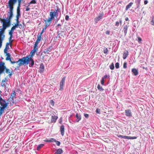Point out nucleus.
<instances>
[{
    "instance_id": "nucleus-62",
    "label": "nucleus",
    "mask_w": 154,
    "mask_h": 154,
    "mask_svg": "<svg viewBox=\"0 0 154 154\" xmlns=\"http://www.w3.org/2000/svg\"><path fill=\"white\" fill-rule=\"evenodd\" d=\"M4 100H3L2 97H1V96H0V102H1L2 101H4Z\"/></svg>"
},
{
    "instance_id": "nucleus-50",
    "label": "nucleus",
    "mask_w": 154,
    "mask_h": 154,
    "mask_svg": "<svg viewBox=\"0 0 154 154\" xmlns=\"http://www.w3.org/2000/svg\"><path fill=\"white\" fill-rule=\"evenodd\" d=\"M96 112L97 113L100 114V110L99 109H96Z\"/></svg>"
},
{
    "instance_id": "nucleus-5",
    "label": "nucleus",
    "mask_w": 154,
    "mask_h": 154,
    "mask_svg": "<svg viewBox=\"0 0 154 154\" xmlns=\"http://www.w3.org/2000/svg\"><path fill=\"white\" fill-rule=\"evenodd\" d=\"M6 56H7L6 57V60H9V61L11 62V64H14L15 63H19L20 62V59H19V60L17 61H12L11 60V55L10 53H7L6 54Z\"/></svg>"
},
{
    "instance_id": "nucleus-16",
    "label": "nucleus",
    "mask_w": 154,
    "mask_h": 154,
    "mask_svg": "<svg viewBox=\"0 0 154 154\" xmlns=\"http://www.w3.org/2000/svg\"><path fill=\"white\" fill-rule=\"evenodd\" d=\"M0 104L2 106V107H4L6 108L8 105L7 103H6V102L4 100L2 101L1 102H0Z\"/></svg>"
},
{
    "instance_id": "nucleus-36",
    "label": "nucleus",
    "mask_w": 154,
    "mask_h": 154,
    "mask_svg": "<svg viewBox=\"0 0 154 154\" xmlns=\"http://www.w3.org/2000/svg\"><path fill=\"white\" fill-rule=\"evenodd\" d=\"M123 67L125 69H126L127 68V63L126 62H125L124 63Z\"/></svg>"
},
{
    "instance_id": "nucleus-17",
    "label": "nucleus",
    "mask_w": 154,
    "mask_h": 154,
    "mask_svg": "<svg viewBox=\"0 0 154 154\" xmlns=\"http://www.w3.org/2000/svg\"><path fill=\"white\" fill-rule=\"evenodd\" d=\"M44 66L42 63H41L40 64L39 68V72L40 73H42L43 72L44 70Z\"/></svg>"
},
{
    "instance_id": "nucleus-12",
    "label": "nucleus",
    "mask_w": 154,
    "mask_h": 154,
    "mask_svg": "<svg viewBox=\"0 0 154 154\" xmlns=\"http://www.w3.org/2000/svg\"><path fill=\"white\" fill-rule=\"evenodd\" d=\"M20 16V13H17V15L16 16V24H19V23H20V22L19 21V19Z\"/></svg>"
},
{
    "instance_id": "nucleus-34",
    "label": "nucleus",
    "mask_w": 154,
    "mask_h": 154,
    "mask_svg": "<svg viewBox=\"0 0 154 154\" xmlns=\"http://www.w3.org/2000/svg\"><path fill=\"white\" fill-rule=\"evenodd\" d=\"M38 48V46L37 45H34V49H33L35 50L36 51H37Z\"/></svg>"
},
{
    "instance_id": "nucleus-51",
    "label": "nucleus",
    "mask_w": 154,
    "mask_h": 154,
    "mask_svg": "<svg viewBox=\"0 0 154 154\" xmlns=\"http://www.w3.org/2000/svg\"><path fill=\"white\" fill-rule=\"evenodd\" d=\"M40 41L38 40H36V42H35V44L34 45H38L39 43V42Z\"/></svg>"
},
{
    "instance_id": "nucleus-8",
    "label": "nucleus",
    "mask_w": 154,
    "mask_h": 154,
    "mask_svg": "<svg viewBox=\"0 0 154 154\" xmlns=\"http://www.w3.org/2000/svg\"><path fill=\"white\" fill-rule=\"evenodd\" d=\"M104 16V14L103 13H100L98 16L96 17L94 19L96 22H97L100 20Z\"/></svg>"
},
{
    "instance_id": "nucleus-21",
    "label": "nucleus",
    "mask_w": 154,
    "mask_h": 154,
    "mask_svg": "<svg viewBox=\"0 0 154 154\" xmlns=\"http://www.w3.org/2000/svg\"><path fill=\"white\" fill-rule=\"evenodd\" d=\"M36 52V51L35 50L33 49L30 52L29 56V57H32H32L33 56L35 52Z\"/></svg>"
},
{
    "instance_id": "nucleus-24",
    "label": "nucleus",
    "mask_w": 154,
    "mask_h": 154,
    "mask_svg": "<svg viewBox=\"0 0 154 154\" xmlns=\"http://www.w3.org/2000/svg\"><path fill=\"white\" fill-rule=\"evenodd\" d=\"M63 152L62 150L61 149H57L54 154H61Z\"/></svg>"
},
{
    "instance_id": "nucleus-10",
    "label": "nucleus",
    "mask_w": 154,
    "mask_h": 154,
    "mask_svg": "<svg viewBox=\"0 0 154 154\" xmlns=\"http://www.w3.org/2000/svg\"><path fill=\"white\" fill-rule=\"evenodd\" d=\"M75 118L76 119L75 120L76 122H79L81 119V116L80 114L76 113L75 116Z\"/></svg>"
},
{
    "instance_id": "nucleus-63",
    "label": "nucleus",
    "mask_w": 154,
    "mask_h": 154,
    "mask_svg": "<svg viewBox=\"0 0 154 154\" xmlns=\"http://www.w3.org/2000/svg\"><path fill=\"white\" fill-rule=\"evenodd\" d=\"M148 2L147 0H145L144 1V4L145 5H146L147 4Z\"/></svg>"
},
{
    "instance_id": "nucleus-42",
    "label": "nucleus",
    "mask_w": 154,
    "mask_h": 154,
    "mask_svg": "<svg viewBox=\"0 0 154 154\" xmlns=\"http://www.w3.org/2000/svg\"><path fill=\"white\" fill-rule=\"evenodd\" d=\"M151 23L152 25L154 26V17H153L151 21Z\"/></svg>"
},
{
    "instance_id": "nucleus-57",
    "label": "nucleus",
    "mask_w": 154,
    "mask_h": 154,
    "mask_svg": "<svg viewBox=\"0 0 154 154\" xmlns=\"http://www.w3.org/2000/svg\"><path fill=\"white\" fill-rule=\"evenodd\" d=\"M44 141L45 142H50L49 139H46L45 140H44Z\"/></svg>"
},
{
    "instance_id": "nucleus-39",
    "label": "nucleus",
    "mask_w": 154,
    "mask_h": 154,
    "mask_svg": "<svg viewBox=\"0 0 154 154\" xmlns=\"http://www.w3.org/2000/svg\"><path fill=\"white\" fill-rule=\"evenodd\" d=\"M119 63L118 62L116 63L115 64V67L116 68L118 69L119 68Z\"/></svg>"
},
{
    "instance_id": "nucleus-58",
    "label": "nucleus",
    "mask_w": 154,
    "mask_h": 154,
    "mask_svg": "<svg viewBox=\"0 0 154 154\" xmlns=\"http://www.w3.org/2000/svg\"><path fill=\"white\" fill-rule=\"evenodd\" d=\"M19 26V24H15V25L14 26L16 28H17Z\"/></svg>"
},
{
    "instance_id": "nucleus-46",
    "label": "nucleus",
    "mask_w": 154,
    "mask_h": 154,
    "mask_svg": "<svg viewBox=\"0 0 154 154\" xmlns=\"http://www.w3.org/2000/svg\"><path fill=\"white\" fill-rule=\"evenodd\" d=\"M84 115L85 116V117L86 118H88L89 117V115L88 114L84 113Z\"/></svg>"
},
{
    "instance_id": "nucleus-22",
    "label": "nucleus",
    "mask_w": 154,
    "mask_h": 154,
    "mask_svg": "<svg viewBox=\"0 0 154 154\" xmlns=\"http://www.w3.org/2000/svg\"><path fill=\"white\" fill-rule=\"evenodd\" d=\"M132 72L135 76L137 75L138 74V70L135 69H132Z\"/></svg>"
},
{
    "instance_id": "nucleus-14",
    "label": "nucleus",
    "mask_w": 154,
    "mask_h": 154,
    "mask_svg": "<svg viewBox=\"0 0 154 154\" xmlns=\"http://www.w3.org/2000/svg\"><path fill=\"white\" fill-rule=\"evenodd\" d=\"M123 138L128 139H136L137 138V137H130L127 136H123Z\"/></svg>"
},
{
    "instance_id": "nucleus-7",
    "label": "nucleus",
    "mask_w": 154,
    "mask_h": 154,
    "mask_svg": "<svg viewBox=\"0 0 154 154\" xmlns=\"http://www.w3.org/2000/svg\"><path fill=\"white\" fill-rule=\"evenodd\" d=\"M65 79L66 77H63L60 82L59 90L60 91H62L63 89V86L64 85L65 82Z\"/></svg>"
},
{
    "instance_id": "nucleus-54",
    "label": "nucleus",
    "mask_w": 154,
    "mask_h": 154,
    "mask_svg": "<svg viewBox=\"0 0 154 154\" xmlns=\"http://www.w3.org/2000/svg\"><path fill=\"white\" fill-rule=\"evenodd\" d=\"M8 49H7V48H5L4 50V52L5 53H6V54H7V53H8L7 52L8 50Z\"/></svg>"
},
{
    "instance_id": "nucleus-15",
    "label": "nucleus",
    "mask_w": 154,
    "mask_h": 154,
    "mask_svg": "<svg viewBox=\"0 0 154 154\" xmlns=\"http://www.w3.org/2000/svg\"><path fill=\"white\" fill-rule=\"evenodd\" d=\"M58 118V117L55 116H51V122L52 123H55L56 122V120Z\"/></svg>"
},
{
    "instance_id": "nucleus-61",
    "label": "nucleus",
    "mask_w": 154,
    "mask_h": 154,
    "mask_svg": "<svg viewBox=\"0 0 154 154\" xmlns=\"http://www.w3.org/2000/svg\"><path fill=\"white\" fill-rule=\"evenodd\" d=\"M43 32H44V31L42 30L41 32L39 34H38V35H41V36H42L43 33Z\"/></svg>"
},
{
    "instance_id": "nucleus-20",
    "label": "nucleus",
    "mask_w": 154,
    "mask_h": 154,
    "mask_svg": "<svg viewBox=\"0 0 154 154\" xmlns=\"http://www.w3.org/2000/svg\"><path fill=\"white\" fill-rule=\"evenodd\" d=\"M60 131L62 136L64 134V127L63 125H61L60 127Z\"/></svg>"
},
{
    "instance_id": "nucleus-47",
    "label": "nucleus",
    "mask_w": 154,
    "mask_h": 154,
    "mask_svg": "<svg viewBox=\"0 0 154 154\" xmlns=\"http://www.w3.org/2000/svg\"><path fill=\"white\" fill-rule=\"evenodd\" d=\"M61 32H62V31ZM61 32H57V34H58V36L60 37V36H62L61 35Z\"/></svg>"
},
{
    "instance_id": "nucleus-3",
    "label": "nucleus",
    "mask_w": 154,
    "mask_h": 154,
    "mask_svg": "<svg viewBox=\"0 0 154 154\" xmlns=\"http://www.w3.org/2000/svg\"><path fill=\"white\" fill-rule=\"evenodd\" d=\"M0 21L1 22H3L2 27L0 29V36L5 37V35H4L5 32L7 28L9 27L8 25L5 24L4 23H5L7 21L6 19H2L0 18Z\"/></svg>"
},
{
    "instance_id": "nucleus-2",
    "label": "nucleus",
    "mask_w": 154,
    "mask_h": 154,
    "mask_svg": "<svg viewBox=\"0 0 154 154\" xmlns=\"http://www.w3.org/2000/svg\"><path fill=\"white\" fill-rule=\"evenodd\" d=\"M29 57V56H27L26 57L20 59V62L18 63V66L17 67V68H18L20 66L25 64H28L29 62V66L32 67L34 64V61L32 57Z\"/></svg>"
},
{
    "instance_id": "nucleus-26",
    "label": "nucleus",
    "mask_w": 154,
    "mask_h": 154,
    "mask_svg": "<svg viewBox=\"0 0 154 154\" xmlns=\"http://www.w3.org/2000/svg\"><path fill=\"white\" fill-rule=\"evenodd\" d=\"M5 37L0 36V48L2 47V42L4 40Z\"/></svg>"
},
{
    "instance_id": "nucleus-55",
    "label": "nucleus",
    "mask_w": 154,
    "mask_h": 154,
    "mask_svg": "<svg viewBox=\"0 0 154 154\" xmlns=\"http://www.w3.org/2000/svg\"><path fill=\"white\" fill-rule=\"evenodd\" d=\"M103 78H104V79H105V78H109V76L108 75H106Z\"/></svg>"
},
{
    "instance_id": "nucleus-60",
    "label": "nucleus",
    "mask_w": 154,
    "mask_h": 154,
    "mask_svg": "<svg viewBox=\"0 0 154 154\" xmlns=\"http://www.w3.org/2000/svg\"><path fill=\"white\" fill-rule=\"evenodd\" d=\"M123 135H117V136L119 137H121L122 138H123Z\"/></svg>"
},
{
    "instance_id": "nucleus-53",
    "label": "nucleus",
    "mask_w": 154,
    "mask_h": 154,
    "mask_svg": "<svg viewBox=\"0 0 154 154\" xmlns=\"http://www.w3.org/2000/svg\"><path fill=\"white\" fill-rule=\"evenodd\" d=\"M119 22L116 21V22L115 26H119Z\"/></svg>"
},
{
    "instance_id": "nucleus-37",
    "label": "nucleus",
    "mask_w": 154,
    "mask_h": 154,
    "mask_svg": "<svg viewBox=\"0 0 154 154\" xmlns=\"http://www.w3.org/2000/svg\"><path fill=\"white\" fill-rule=\"evenodd\" d=\"M50 142H55L56 141V140L53 138H51L49 139Z\"/></svg>"
},
{
    "instance_id": "nucleus-41",
    "label": "nucleus",
    "mask_w": 154,
    "mask_h": 154,
    "mask_svg": "<svg viewBox=\"0 0 154 154\" xmlns=\"http://www.w3.org/2000/svg\"><path fill=\"white\" fill-rule=\"evenodd\" d=\"M36 3V2L35 0H32L30 2V4H35Z\"/></svg>"
},
{
    "instance_id": "nucleus-43",
    "label": "nucleus",
    "mask_w": 154,
    "mask_h": 154,
    "mask_svg": "<svg viewBox=\"0 0 154 154\" xmlns=\"http://www.w3.org/2000/svg\"><path fill=\"white\" fill-rule=\"evenodd\" d=\"M108 49L107 48H105L103 50V53L105 54H106L107 53Z\"/></svg>"
},
{
    "instance_id": "nucleus-29",
    "label": "nucleus",
    "mask_w": 154,
    "mask_h": 154,
    "mask_svg": "<svg viewBox=\"0 0 154 154\" xmlns=\"http://www.w3.org/2000/svg\"><path fill=\"white\" fill-rule=\"evenodd\" d=\"M50 48L49 47L47 49H45L44 51V53L45 54H48L49 52L50 51Z\"/></svg>"
},
{
    "instance_id": "nucleus-45",
    "label": "nucleus",
    "mask_w": 154,
    "mask_h": 154,
    "mask_svg": "<svg viewBox=\"0 0 154 154\" xmlns=\"http://www.w3.org/2000/svg\"><path fill=\"white\" fill-rule=\"evenodd\" d=\"M41 36L39 35L37 38V40L40 41L41 40Z\"/></svg>"
},
{
    "instance_id": "nucleus-64",
    "label": "nucleus",
    "mask_w": 154,
    "mask_h": 154,
    "mask_svg": "<svg viewBox=\"0 0 154 154\" xmlns=\"http://www.w3.org/2000/svg\"><path fill=\"white\" fill-rule=\"evenodd\" d=\"M30 10V8H28V7H27L26 8V11H28L29 10Z\"/></svg>"
},
{
    "instance_id": "nucleus-9",
    "label": "nucleus",
    "mask_w": 154,
    "mask_h": 154,
    "mask_svg": "<svg viewBox=\"0 0 154 154\" xmlns=\"http://www.w3.org/2000/svg\"><path fill=\"white\" fill-rule=\"evenodd\" d=\"M44 21L45 22V25L43 29V30L44 31L45 30L47 27L49 26L50 24L51 23H50L48 21V20L46 19H44Z\"/></svg>"
},
{
    "instance_id": "nucleus-19",
    "label": "nucleus",
    "mask_w": 154,
    "mask_h": 154,
    "mask_svg": "<svg viewBox=\"0 0 154 154\" xmlns=\"http://www.w3.org/2000/svg\"><path fill=\"white\" fill-rule=\"evenodd\" d=\"M128 54H129L128 51L127 50H125L123 54V59H125L128 56Z\"/></svg>"
},
{
    "instance_id": "nucleus-1",
    "label": "nucleus",
    "mask_w": 154,
    "mask_h": 154,
    "mask_svg": "<svg viewBox=\"0 0 154 154\" xmlns=\"http://www.w3.org/2000/svg\"><path fill=\"white\" fill-rule=\"evenodd\" d=\"M17 0H9L8 2V6L9 8V11L8 12V17L6 20L7 22L4 23L5 24L8 25L9 26L11 25V20L13 18V11L14 9L13 6L17 2Z\"/></svg>"
},
{
    "instance_id": "nucleus-18",
    "label": "nucleus",
    "mask_w": 154,
    "mask_h": 154,
    "mask_svg": "<svg viewBox=\"0 0 154 154\" xmlns=\"http://www.w3.org/2000/svg\"><path fill=\"white\" fill-rule=\"evenodd\" d=\"M128 26H127V25H125L124 26L123 30L124 31V32L125 36L126 35L127 33V30H128Z\"/></svg>"
},
{
    "instance_id": "nucleus-25",
    "label": "nucleus",
    "mask_w": 154,
    "mask_h": 154,
    "mask_svg": "<svg viewBox=\"0 0 154 154\" xmlns=\"http://www.w3.org/2000/svg\"><path fill=\"white\" fill-rule=\"evenodd\" d=\"M133 4V3L131 2L128 5H127L125 8V10L126 11L128 10L132 6V5Z\"/></svg>"
},
{
    "instance_id": "nucleus-38",
    "label": "nucleus",
    "mask_w": 154,
    "mask_h": 154,
    "mask_svg": "<svg viewBox=\"0 0 154 154\" xmlns=\"http://www.w3.org/2000/svg\"><path fill=\"white\" fill-rule=\"evenodd\" d=\"M10 43H7L6 44V46H5V48L9 49V45H10Z\"/></svg>"
},
{
    "instance_id": "nucleus-44",
    "label": "nucleus",
    "mask_w": 154,
    "mask_h": 154,
    "mask_svg": "<svg viewBox=\"0 0 154 154\" xmlns=\"http://www.w3.org/2000/svg\"><path fill=\"white\" fill-rule=\"evenodd\" d=\"M56 143V144L57 146H59L60 144V141H57L56 140V141L55 142Z\"/></svg>"
},
{
    "instance_id": "nucleus-40",
    "label": "nucleus",
    "mask_w": 154,
    "mask_h": 154,
    "mask_svg": "<svg viewBox=\"0 0 154 154\" xmlns=\"http://www.w3.org/2000/svg\"><path fill=\"white\" fill-rule=\"evenodd\" d=\"M101 84L103 85L104 84V78H102L101 80Z\"/></svg>"
},
{
    "instance_id": "nucleus-32",
    "label": "nucleus",
    "mask_w": 154,
    "mask_h": 154,
    "mask_svg": "<svg viewBox=\"0 0 154 154\" xmlns=\"http://www.w3.org/2000/svg\"><path fill=\"white\" fill-rule=\"evenodd\" d=\"M13 36H10L9 38V43H10V44L11 46L12 42L13 41V40H11Z\"/></svg>"
},
{
    "instance_id": "nucleus-13",
    "label": "nucleus",
    "mask_w": 154,
    "mask_h": 154,
    "mask_svg": "<svg viewBox=\"0 0 154 154\" xmlns=\"http://www.w3.org/2000/svg\"><path fill=\"white\" fill-rule=\"evenodd\" d=\"M22 1L18 0V6L17 7V13H20V5L21 4V2Z\"/></svg>"
},
{
    "instance_id": "nucleus-6",
    "label": "nucleus",
    "mask_w": 154,
    "mask_h": 154,
    "mask_svg": "<svg viewBox=\"0 0 154 154\" xmlns=\"http://www.w3.org/2000/svg\"><path fill=\"white\" fill-rule=\"evenodd\" d=\"M4 62H0V74L4 73V70L6 69V66Z\"/></svg>"
},
{
    "instance_id": "nucleus-4",
    "label": "nucleus",
    "mask_w": 154,
    "mask_h": 154,
    "mask_svg": "<svg viewBox=\"0 0 154 154\" xmlns=\"http://www.w3.org/2000/svg\"><path fill=\"white\" fill-rule=\"evenodd\" d=\"M58 10H55L53 11H51L50 13V17L47 19H46L50 23H52V20L54 19V17H57L58 15Z\"/></svg>"
},
{
    "instance_id": "nucleus-11",
    "label": "nucleus",
    "mask_w": 154,
    "mask_h": 154,
    "mask_svg": "<svg viewBox=\"0 0 154 154\" xmlns=\"http://www.w3.org/2000/svg\"><path fill=\"white\" fill-rule=\"evenodd\" d=\"M125 115L127 116L131 117L132 116L131 112L130 109H128L125 110Z\"/></svg>"
},
{
    "instance_id": "nucleus-49",
    "label": "nucleus",
    "mask_w": 154,
    "mask_h": 154,
    "mask_svg": "<svg viewBox=\"0 0 154 154\" xmlns=\"http://www.w3.org/2000/svg\"><path fill=\"white\" fill-rule=\"evenodd\" d=\"M16 29V28L14 26H13V27H12L11 28V29L10 30L12 31H13L14 32V30L15 29Z\"/></svg>"
},
{
    "instance_id": "nucleus-31",
    "label": "nucleus",
    "mask_w": 154,
    "mask_h": 154,
    "mask_svg": "<svg viewBox=\"0 0 154 154\" xmlns=\"http://www.w3.org/2000/svg\"><path fill=\"white\" fill-rule=\"evenodd\" d=\"M5 69L6 70L5 72L6 73H9V75L10 76L12 75L11 73L10 72L9 69H6H6Z\"/></svg>"
},
{
    "instance_id": "nucleus-33",
    "label": "nucleus",
    "mask_w": 154,
    "mask_h": 154,
    "mask_svg": "<svg viewBox=\"0 0 154 154\" xmlns=\"http://www.w3.org/2000/svg\"><path fill=\"white\" fill-rule=\"evenodd\" d=\"M110 69L112 70L114 68V65L113 63H112L111 65L109 66Z\"/></svg>"
},
{
    "instance_id": "nucleus-27",
    "label": "nucleus",
    "mask_w": 154,
    "mask_h": 154,
    "mask_svg": "<svg viewBox=\"0 0 154 154\" xmlns=\"http://www.w3.org/2000/svg\"><path fill=\"white\" fill-rule=\"evenodd\" d=\"M5 108L0 106V115H2L4 112V111Z\"/></svg>"
},
{
    "instance_id": "nucleus-48",
    "label": "nucleus",
    "mask_w": 154,
    "mask_h": 154,
    "mask_svg": "<svg viewBox=\"0 0 154 154\" xmlns=\"http://www.w3.org/2000/svg\"><path fill=\"white\" fill-rule=\"evenodd\" d=\"M137 1L138 2V3L137 4V8H138V7L139 6L140 4V0H137Z\"/></svg>"
},
{
    "instance_id": "nucleus-56",
    "label": "nucleus",
    "mask_w": 154,
    "mask_h": 154,
    "mask_svg": "<svg viewBox=\"0 0 154 154\" xmlns=\"http://www.w3.org/2000/svg\"><path fill=\"white\" fill-rule=\"evenodd\" d=\"M106 34L107 35H109L110 34V31L109 30L106 31L105 32Z\"/></svg>"
},
{
    "instance_id": "nucleus-35",
    "label": "nucleus",
    "mask_w": 154,
    "mask_h": 154,
    "mask_svg": "<svg viewBox=\"0 0 154 154\" xmlns=\"http://www.w3.org/2000/svg\"><path fill=\"white\" fill-rule=\"evenodd\" d=\"M9 35H10V36H13V32L12 31L10 30H9Z\"/></svg>"
},
{
    "instance_id": "nucleus-30",
    "label": "nucleus",
    "mask_w": 154,
    "mask_h": 154,
    "mask_svg": "<svg viewBox=\"0 0 154 154\" xmlns=\"http://www.w3.org/2000/svg\"><path fill=\"white\" fill-rule=\"evenodd\" d=\"M44 146V144H40L39 145L37 148V150H39Z\"/></svg>"
},
{
    "instance_id": "nucleus-52",
    "label": "nucleus",
    "mask_w": 154,
    "mask_h": 154,
    "mask_svg": "<svg viewBox=\"0 0 154 154\" xmlns=\"http://www.w3.org/2000/svg\"><path fill=\"white\" fill-rule=\"evenodd\" d=\"M69 17L68 15H66L65 16V20H69Z\"/></svg>"
},
{
    "instance_id": "nucleus-28",
    "label": "nucleus",
    "mask_w": 154,
    "mask_h": 154,
    "mask_svg": "<svg viewBox=\"0 0 154 154\" xmlns=\"http://www.w3.org/2000/svg\"><path fill=\"white\" fill-rule=\"evenodd\" d=\"M97 89L100 91H103L104 89L100 85L98 84L97 86Z\"/></svg>"
},
{
    "instance_id": "nucleus-23",
    "label": "nucleus",
    "mask_w": 154,
    "mask_h": 154,
    "mask_svg": "<svg viewBox=\"0 0 154 154\" xmlns=\"http://www.w3.org/2000/svg\"><path fill=\"white\" fill-rule=\"evenodd\" d=\"M16 94L14 91H12L11 95L10 97V98L13 100L14 98L16 96Z\"/></svg>"
},
{
    "instance_id": "nucleus-59",
    "label": "nucleus",
    "mask_w": 154,
    "mask_h": 154,
    "mask_svg": "<svg viewBox=\"0 0 154 154\" xmlns=\"http://www.w3.org/2000/svg\"><path fill=\"white\" fill-rule=\"evenodd\" d=\"M138 42H140V41H142L141 38L140 37H139L138 38Z\"/></svg>"
}]
</instances>
